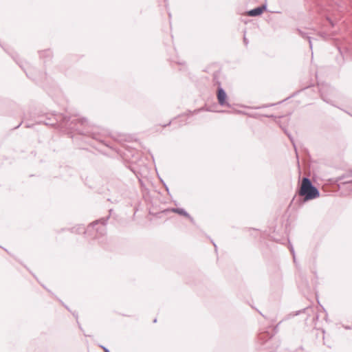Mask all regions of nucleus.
Wrapping results in <instances>:
<instances>
[{
	"mask_svg": "<svg viewBox=\"0 0 352 352\" xmlns=\"http://www.w3.org/2000/svg\"><path fill=\"white\" fill-rule=\"evenodd\" d=\"M36 122L47 126H56L61 130L76 131L80 134H84L79 129L78 125L84 126L87 123V120L64 114H47L44 119L41 118Z\"/></svg>",
	"mask_w": 352,
	"mask_h": 352,
	"instance_id": "obj_1",
	"label": "nucleus"
},
{
	"mask_svg": "<svg viewBox=\"0 0 352 352\" xmlns=\"http://www.w3.org/2000/svg\"><path fill=\"white\" fill-rule=\"evenodd\" d=\"M109 218V217H107L105 218H102L100 219L99 220H96L90 223L87 229H85L82 225H78L76 227H73L71 229V231L72 232L76 234H87L92 231H95L97 234L104 236L106 233L105 226Z\"/></svg>",
	"mask_w": 352,
	"mask_h": 352,
	"instance_id": "obj_2",
	"label": "nucleus"
},
{
	"mask_svg": "<svg viewBox=\"0 0 352 352\" xmlns=\"http://www.w3.org/2000/svg\"><path fill=\"white\" fill-rule=\"evenodd\" d=\"M298 195L304 198L305 201L315 199L320 197V191L315 186L311 179L307 177H302L300 183Z\"/></svg>",
	"mask_w": 352,
	"mask_h": 352,
	"instance_id": "obj_3",
	"label": "nucleus"
},
{
	"mask_svg": "<svg viewBox=\"0 0 352 352\" xmlns=\"http://www.w3.org/2000/svg\"><path fill=\"white\" fill-rule=\"evenodd\" d=\"M317 83L319 86V92L323 101L333 107H336L331 98L338 97V91L329 84L320 83L318 80Z\"/></svg>",
	"mask_w": 352,
	"mask_h": 352,
	"instance_id": "obj_4",
	"label": "nucleus"
},
{
	"mask_svg": "<svg viewBox=\"0 0 352 352\" xmlns=\"http://www.w3.org/2000/svg\"><path fill=\"white\" fill-rule=\"evenodd\" d=\"M218 85L217 90V98L218 103L221 107H230V104L228 102V95L225 89L221 87V82L217 81Z\"/></svg>",
	"mask_w": 352,
	"mask_h": 352,
	"instance_id": "obj_5",
	"label": "nucleus"
},
{
	"mask_svg": "<svg viewBox=\"0 0 352 352\" xmlns=\"http://www.w3.org/2000/svg\"><path fill=\"white\" fill-rule=\"evenodd\" d=\"M346 178H349V175H347V173L346 172L345 173H344L341 176H339V177H336L335 179V182H340L339 184H338V187L340 189L344 188L349 190V191H351L352 192V179L351 180H349V181L342 182V180H344V179H345Z\"/></svg>",
	"mask_w": 352,
	"mask_h": 352,
	"instance_id": "obj_6",
	"label": "nucleus"
},
{
	"mask_svg": "<svg viewBox=\"0 0 352 352\" xmlns=\"http://www.w3.org/2000/svg\"><path fill=\"white\" fill-rule=\"evenodd\" d=\"M38 67H25L24 69V72L25 73L26 76L29 78L32 79L35 81H38L41 80L43 78V75L42 74L41 76H34V73L37 70Z\"/></svg>",
	"mask_w": 352,
	"mask_h": 352,
	"instance_id": "obj_7",
	"label": "nucleus"
},
{
	"mask_svg": "<svg viewBox=\"0 0 352 352\" xmlns=\"http://www.w3.org/2000/svg\"><path fill=\"white\" fill-rule=\"evenodd\" d=\"M265 9L266 7L265 6L254 8L253 10H250L248 12V15L250 16H258L261 14L265 10Z\"/></svg>",
	"mask_w": 352,
	"mask_h": 352,
	"instance_id": "obj_8",
	"label": "nucleus"
},
{
	"mask_svg": "<svg viewBox=\"0 0 352 352\" xmlns=\"http://www.w3.org/2000/svg\"><path fill=\"white\" fill-rule=\"evenodd\" d=\"M172 212L177 213L179 215L188 217H189L188 212H187L184 208H172Z\"/></svg>",
	"mask_w": 352,
	"mask_h": 352,
	"instance_id": "obj_9",
	"label": "nucleus"
},
{
	"mask_svg": "<svg viewBox=\"0 0 352 352\" xmlns=\"http://www.w3.org/2000/svg\"><path fill=\"white\" fill-rule=\"evenodd\" d=\"M271 338L269 333H261L259 334L258 339L262 340L263 342H266Z\"/></svg>",
	"mask_w": 352,
	"mask_h": 352,
	"instance_id": "obj_10",
	"label": "nucleus"
},
{
	"mask_svg": "<svg viewBox=\"0 0 352 352\" xmlns=\"http://www.w3.org/2000/svg\"><path fill=\"white\" fill-rule=\"evenodd\" d=\"M221 74V70L219 69L217 70V72H215L213 74V82L214 85H217V81H220L219 80V76Z\"/></svg>",
	"mask_w": 352,
	"mask_h": 352,
	"instance_id": "obj_11",
	"label": "nucleus"
},
{
	"mask_svg": "<svg viewBox=\"0 0 352 352\" xmlns=\"http://www.w3.org/2000/svg\"><path fill=\"white\" fill-rule=\"evenodd\" d=\"M314 85V81H313V80H311L309 83H308V84L305 85L302 88V89H301V90H304V89H307V88H309V87H310L313 86Z\"/></svg>",
	"mask_w": 352,
	"mask_h": 352,
	"instance_id": "obj_12",
	"label": "nucleus"
},
{
	"mask_svg": "<svg viewBox=\"0 0 352 352\" xmlns=\"http://www.w3.org/2000/svg\"><path fill=\"white\" fill-rule=\"evenodd\" d=\"M275 104H265V105H263V106H261V107H256L255 109H261V108H265V107H272V106H274V105H275Z\"/></svg>",
	"mask_w": 352,
	"mask_h": 352,
	"instance_id": "obj_13",
	"label": "nucleus"
},
{
	"mask_svg": "<svg viewBox=\"0 0 352 352\" xmlns=\"http://www.w3.org/2000/svg\"><path fill=\"white\" fill-rule=\"evenodd\" d=\"M287 136H288V138H289V140H291V142H292V144H293V145H294V148H296V146H295V144H294V140H293V138H292V136H291L290 135H289V134H287ZM295 151H296V148H295Z\"/></svg>",
	"mask_w": 352,
	"mask_h": 352,
	"instance_id": "obj_14",
	"label": "nucleus"
},
{
	"mask_svg": "<svg viewBox=\"0 0 352 352\" xmlns=\"http://www.w3.org/2000/svg\"><path fill=\"white\" fill-rule=\"evenodd\" d=\"M290 251H291L292 254H293L294 261H296V258H295V255H294V248H293V247H291V248H290Z\"/></svg>",
	"mask_w": 352,
	"mask_h": 352,
	"instance_id": "obj_15",
	"label": "nucleus"
},
{
	"mask_svg": "<svg viewBox=\"0 0 352 352\" xmlns=\"http://www.w3.org/2000/svg\"><path fill=\"white\" fill-rule=\"evenodd\" d=\"M187 218L190 221V222H191L192 223H193V224L195 223V220H194V219H193V218H192L190 214H189V217H188Z\"/></svg>",
	"mask_w": 352,
	"mask_h": 352,
	"instance_id": "obj_16",
	"label": "nucleus"
},
{
	"mask_svg": "<svg viewBox=\"0 0 352 352\" xmlns=\"http://www.w3.org/2000/svg\"><path fill=\"white\" fill-rule=\"evenodd\" d=\"M347 175H349V177H352V170H349L346 171Z\"/></svg>",
	"mask_w": 352,
	"mask_h": 352,
	"instance_id": "obj_17",
	"label": "nucleus"
},
{
	"mask_svg": "<svg viewBox=\"0 0 352 352\" xmlns=\"http://www.w3.org/2000/svg\"><path fill=\"white\" fill-rule=\"evenodd\" d=\"M100 347L102 348L104 351V352H105V349H107V347L102 346V345H100Z\"/></svg>",
	"mask_w": 352,
	"mask_h": 352,
	"instance_id": "obj_18",
	"label": "nucleus"
},
{
	"mask_svg": "<svg viewBox=\"0 0 352 352\" xmlns=\"http://www.w3.org/2000/svg\"><path fill=\"white\" fill-rule=\"evenodd\" d=\"M73 316L78 318V314H76V312L73 313Z\"/></svg>",
	"mask_w": 352,
	"mask_h": 352,
	"instance_id": "obj_19",
	"label": "nucleus"
},
{
	"mask_svg": "<svg viewBox=\"0 0 352 352\" xmlns=\"http://www.w3.org/2000/svg\"><path fill=\"white\" fill-rule=\"evenodd\" d=\"M264 116L266 117V118H272V117H274V116H272V115H271V116L265 115Z\"/></svg>",
	"mask_w": 352,
	"mask_h": 352,
	"instance_id": "obj_20",
	"label": "nucleus"
},
{
	"mask_svg": "<svg viewBox=\"0 0 352 352\" xmlns=\"http://www.w3.org/2000/svg\"><path fill=\"white\" fill-rule=\"evenodd\" d=\"M212 244H213V245L214 247L215 250L217 251V247L216 244L213 241H212Z\"/></svg>",
	"mask_w": 352,
	"mask_h": 352,
	"instance_id": "obj_21",
	"label": "nucleus"
},
{
	"mask_svg": "<svg viewBox=\"0 0 352 352\" xmlns=\"http://www.w3.org/2000/svg\"><path fill=\"white\" fill-rule=\"evenodd\" d=\"M105 352H110V351L108 349H105Z\"/></svg>",
	"mask_w": 352,
	"mask_h": 352,
	"instance_id": "obj_22",
	"label": "nucleus"
},
{
	"mask_svg": "<svg viewBox=\"0 0 352 352\" xmlns=\"http://www.w3.org/2000/svg\"><path fill=\"white\" fill-rule=\"evenodd\" d=\"M157 322V318H155V319L153 320V322L155 323V322Z\"/></svg>",
	"mask_w": 352,
	"mask_h": 352,
	"instance_id": "obj_23",
	"label": "nucleus"
},
{
	"mask_svg": "<svg viewBox=\"0 0 352 352\" xmlns=\"http://www.w3.org/2000/svg\"><path fill=\"white\" fill-rule=\"evenodd\" d=\"M20 125H21V123H20L18 126H16L15 127V129L19 128Z\"/></svg>",
	"mask_w": 352,
	"mask_h": 352,
	"instance_id": "obj_24",
	"label": "nucleus"
},
{
	"mask_svg": "<svg viewBox=\"0 0 352 352\" xmlns=\"http://www.w3.org/2000/svg\"><path fill=\"white\" fill-rule=\"evenodd\" d=\"M316 78L317 79L318 78V76H317V72H316Z\"/></svg>",
	"mask_w": 352,
	"mask_h": 352,
	"instance_id": "obj_25",
	"label": "nucleus"
},
{
	"mask_svg": "<svg viewBox=\"0 0 352 352\" xmlns=\"http://www.w3.org/2000/svg\"><path fill=\"white\" fill-rule=\"evenodd\" d=\"M64 306L65 307V308H66L67 309L69 310V308H68V307H67L66 305H64Z\"/></svg>",
	"mask_w": 352,
	"mask_h": 352,
	"instance_id": "obj_26",
	"label": "nucleus"
},
{
	"mask_svg": "<svg viewBox=\"0 0 352 352\" xmlns=\"http://www.w3.org/2000/svg\"><path fill=\"white\" fill-rule=\"evenodd\" d=\"M296 94V93H294L293 94V95L292 96V97H293L294 96H295Z\"/></svg>",
	"mask_w": 352,
	"mask_h": 352,
	"instance_id": "obj_27",
	"label": "nucleus"
},
{
	"mask_svg": "<svg viewBox=\"0 0 352 352\" xmlns=\"http://www.w3.org/2000/svg\"><path fill=\"white\" fill-rule=\"evenodd\" d=\"M221 112L225 113V112H228V111H221Z\"/></svg>",
	"mask_w": 352,
	"mask_h": 352,
	"instance_id": "obj_28",
	"label": "nucleus"
},
{
	"mask_svg": "<svg viewBox=\"0 0 352 352\" xmlns=\"http://www.w3.org/2000/svg\"><path fill=\"white\" fill-rule=\"evenodd\" d=\"M296 352H300V351H299V350H298Z\"/></svg>",
	"mask_w": 352,
	"mask_h": 352,
	"instance_id": "obj_29",
	"label": "nucleus"
}]
</instances>
